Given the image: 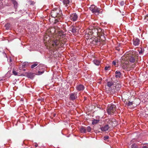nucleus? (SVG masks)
<instances>
[{"label": "nucleus", "instance_id": "obj_1", "mask_svg": "<svg viewBox=\"0 0 148 148\" xmlns=\"http://www.w3.org/2000/svg\"><path fill=\"white\" fill-rule=\"evenodd\" d=\"M51 15L53 18H60L62 15L61 10L59 8H54L51 11Z\"/></svg>", "mask_w": 148, "mask_h": 148}, {"label": "nucleus", "instance_id": "obj_2", "mask_svg": "<svg viewBox=\"0 0 148 148\" xmlns=\"http://www.w3.org/2000/svg\"><path fill=\"white\" fill-rule=\"evenodd\" d=\"M65 34L64 33L62 32H59L58 35V39H56V40H54L53 41L52 44L53 46H54L55 45L57 46L60 43V41L58 39H60L65 37Z\"/></svg>", "mask_w": 148, "mask_h": 148}, {"label": "nucleus", "instance_id": "obj_3", "mask_svg": "<svg viewBox=\"0 0 148 148\" xmlns=\"http://www.w3.org/2000/svg\"><path fill=\"white\" fill-rule=\"evenodd\" d=\"M116 110V106L114 105H112L107 109V112L109 114H112L115 113Z\"/></svg>", "mask_w": 148, "mask_h": 148}, {"label": "nucleus", "instance_id": "obj_4", "mask_svg": "<svg viewBox=\"0 0 148 148\" xmlns=\"http://www.w3.org/2000/svg\"><path fill=\"white\" fill-rule=\"evenodd\" d=\"M92 13L98 14L99 12V9L94 5H92L89 8Z\"/></svg>", "mask_w": 148, "mask_h": 148}, {"label": "nucleus", "instance_id": "obj_5", "mask_svg": "<svg viewBox=\"0 0 148 148\" xmlns=\"http://www.w3.org/2000/svg\"><path fill=\"white\" fill-rule=\"evenodd\" d=\"M94 29H88L85 32V36L86 37H88V38H91L92 34L93 33V31Z\"/></svg>", "mask_w": 148, "mask_h": 148}, {"label": "nucleus", "instance_id": "obj_6", "mask_svg": "<svg viewBox=\"0 0 148 148\" xmlns=\"http://www.w3.org/2000/svg\"><path fill=\"white\" fill-rule=\"evenodd\" d=\"M78 16L76 13H73L71 14L69 18L70 19L73 21H77L78 18Z\"/></svg>", "mask_w": 148, "mask_h": 148}, {"label": "nucleus", "instance_id": "obj_7", "mask_svg": "<svg viewBox=\"0 0 148 148\" xmlns=\"http://www.w3.org/2000/svg\"><path fill=\"white\" fill-rule=\"evenodd\" d=\"M77 94L75 93H71L70 94L69 99L71 100H74L76 99L77 97Z\"/></svg>", "mask_w": 148, "mask_h": 148}, {"label": "nucleus", "instance_id": "obj_8", "mask_svg": "<svg viewBox=\"0 0 148 148\" xmlns=\"http://www.w3.org/2000/svg\"><path fill=\"white\" fill-rule=\"evenodd\" d=\"M121 87V86L119 84H118L116 86H114V87L113 88V89H111V90L112 91V92H115L116 91H117L119 90Z\"/></svg>", "mask_w": 148, "mask_h": 148}, {"label": "nucleus", "instance_id": "obj_9", "mask_svg": "<svg viewBox=\"0 0 148 148\" xmlns=\"http://www.w3.org/2000/svg\"><path fill=\"white\" fill-rule=\"evenodd\" d=\"M63 3L65 7H69L70 6L71 2L69 0H62Z\"/></svg>", "mask_w": 148, "mask_h": 148}, {"label": "nucleus", "instance_id": "obj_10", "mask_svg": "<svg viewBox=\"0 0 148 148\" xmlns=\"http://www.w3.org/2000/svg\"><path fill=\"white\" fill-rule=\"evenodd\" d=\"M133 42L134 45L135 46H137L139 45L140 40L138 38H134L133 40Z\"/></svg>", "mask_w": 148, "mask_h": 148}, {"label": "nucleus", "instance_id": "obj_11", "mask_svg": "<svg viewBox=\"0 0 148 148\" xmlns=\"http://www.w3.org/2000/svg\"><path fill=\"white\" fill-rule=\"evenodd\" d=\"M76 89L77 90L79 91H82L84 89V87L83 85L80 84L77 86Z\"/></svg>", "mask_w": 148, "mask_h": 148}, {"label": "nucleus", "instance_id": "obj_12", "mask_svg": "<svg viewBox=\"0 0 148 148\" xmlns=\"http://www.w3.org/2000/svg\"><path fill=\"white\" fill-rule=\"evenodd\" d=\"M80 29V27L79 28V27L74 26L72 28L71 31L73 33L75 34L77 32H78Z\"/></svg>", "mask_w": 148, "mask_h": 148}, {"label": "nucleus", "instance_id": "obj_13", "mask_svg": "<svg viewBox=\"0 0 148 148\" xmlns=\"http://www.w3.org/2000/svg\"><path fill=\"white\" fill-rule=\"evenodd\" d=\"M107 86L109 88H111L112 89H113V88L114 87V84L113 82L110 81L108 82L107 83Z\"/></svg>", "mask_w": 148, "mask_h": 148}, {"label": "nucleus", "instance_id": "obj_14", "mask_svg": "<svg viewBox=\"0 0 148 148\" xmlns=\"http://www.w3.org/2000/svg\"><path fill=\"white\" fill-rule=\"evenodd\" d=\"M134 103L133 102H130L129 101L128 102H126L125 103L126 106L130 108H132L133 107V104Z\"/></svg>", "mask_w": 148, "mask_h": 148}, {"label": "nucleus", "instance_id": "obj_15", "mask_svg": "<svg viewBox=\"0 0 148 148\" xmlns=\"http://www.w3.org/2000/svg\"><path fill=\"white\" fill-rule=\"evenodd\" d=\"M109 128L108 125H106L104 126H102L100 129L102 131H106Z\"/></svg>", "mask_w": 148, "mask_h": 148}, {"label": "nucleus", "instance_id": "obj_16", "mask_svg": "<svg viewBox=\"0 0 148 148\" xmlns=\"http://www.w3.org/2000/svg\"><path fill=\"white\" fill-rule=\"evenodd\" d=\"M135 56L134 55L131 56L129 58L130 61L132 63H134L135 61Z\"/></svg>", "mask_w": 148, "mask_h": 148}, {"label": "nucleus", "instance_id": "obj_17", "mask_svg": "<svg viewBox=\"0 0 148 148\" xmlns=\"http://www.w3.org/2000/svg\"><path fill=\"white\" fill-rule=\"evenodd\" d=\"M121 75V73L119 71H116L115 72V76L116 78H120Z\"/></svg>", "mask_w": 148, "mask_h": 148}, {"label": "nucleus", "instance_id": "obj_18", "mask_svg": "<svg viewBox=\"0 0 148 148\" xmlns=\"http://www.w3.org/2000/svg\"><path fill=\"white\" fill-rule=\"evenodd\" d=\"M94 63L97 66L99 65L100 63V61L99 60L97 59H95L93 61Z\"/></svg>", "mask_w": 148, "mask_h": 148}, {"label": "nucleus", "instance_id": "obj_19", "mask_svg": "<svg viewBox=\"0 0 148 148\" xmlns=\"http://www.w3.org/2000/svg\"><path fill=\"white\" fill-rule=\"evenodd\" d=\"M12 1L14 4V8H16L18 5L17 2L15 0H12Z\"/></svg>", "mask_w": 148, "mask_h": 148}, {"label": "nucleus", "instance_id": "obj_20", "mask_svg": "<svg viewBox=\"0 0 148 148\" xmlns=\"http://www.w3.org/2000/svg\"><path fill=\"white\" fill-rule=\"evenodd\" d=\"M29 63L28 62H25L23 63L22 64V67L23 68H24L25 67H27L29 66Z\"/></svg>", "mask_w": 148, "mask_h": 148}, {"label": "nucleus", "instance_id": "obj_21", "mask_svg": "<svg viewBox=\"0 0 148 148\" xmlns=\"http://www.w3.org/2000/svg\"><path fill=\"white\" fill-rule=\"evenodd\" d=\"M80 131L82 133H85L86 132V130L85 128L84 127H82L80 129Z\"/></svg>", "mask_w": 148, "mask_h": 148}, {"label": "nucleus", "instance_id": "obj_22", "mask_svg": "<svg viewBox=\"0 0 148 148\" xmlns=\"http://www.w3.org/2000/svg\"><path fill=\"white\" fill-rule=\"evenodd\" d=\"M99 121V120L94 119L92 121V124H96Z\"/></svg>", "mask_w": 148, "mask_h": 148}, {"label": "nucleus", "instance_id": "obj_23", "mask_svg": "<svg viewBox=\"0 0 148 148\" xmlns=\"http://www.w3.org/2000/svg\"><path fill=\"white\" fill-rule=\"evenodd\" d=\"M43 66H44V65L43 64H40L37 67V69H39V70L42 69H43L42 67Z\"/></svg>", "mask_w": 148, "mask_h": 148}, {"label": "nucleus", "instance_id": "obj_24", "mask_svg": "<svg viewBox=\"0 0 148 148\" xmlns=\"http://www.w3.org/2000/svg\"><path fill=\"white\" fill-rule=\"evenodd\" d=\"M130 147H129V148H138L136 144H133Z\"/></svg>", "mask_w": 148, "mask_h": 148}, {"label": "nucleus", "instance_id": "obj_25", "mask_svg": "<svg viewBox=\"0 0 148 148\" xmlns=\"http://www.w3.org/2000/svg\"><path fill=\"white\" fill-rule=\"evenodd\" d=\"M140 50L139 51V53L140 54H142L144 51V49L143 48H140Z\"/></svg>", "mask_w": 148, "mask_h": 148}, {"label": "nucleus", "instance_id": "obj_26", "mask_svg": "<svg viewBox=\"0 0 148 148\" xmlns=\"http://www.w3.org/2000/svg\"><path fill=\"white\" fill-rule=\"evenodd\" d=\"M10 26V25L9 23H7L5 25V27L7 29H9V27Z\"/></svg>", "mask_w": 148, "mask_h": 148}, {"label": "nucleus", "instance_id": "obj_27", "mask_svg": "<svg viewBox=\"0 0 148 148\" xmlns=\"http://www.w3.org/2000/svg\"><path fill=\"white\" fill-rule=\"evenodd\" d=\"M12 73L15 75H18V73L14 69H13V70Z\"/></svg>", "mask_w": 148, "mask_h": 148}, {"label": "nucleus", "instance_id": "obj_28", "mask_svg": "<svg viewBox=\"0 0 148 148\" xmlns=\"http://www.w3.org/2000/svg\"><path fill=\"white\" fill-rule=\"evenodd\" d=\"M38 65V63H35V64H33L31 66V68L32 69H33L35 67L37 66Z\"/></svg>", "mask_w": 148, "mask_h": 148}, {"label": "nucleus", "instance_id": "obj_29", "mask_svg": "<svg viewBox=\"0 0 148 148\" xmlns=\"http://www.w3.org/2000/svg\"><path fill=\"white\" fill-rule=\"evenodd\" d=\"M86 130L88 132H90L91 130V128L90 127L88 126L87 127Z\"/></svg>", "mask_w": 148, "mask_h": 148}, {"label": "nucleus", "instance_id": "obj_30", "mask_svg": "<svg viewBox=\"0 0 148 148\" xmlns=\"http://www.w3.org/2000/svg\"><path fill=\"white\" fill-rule=\"evenodd\" d=\"M109 137L108 136H105L104 137V140H106L109 138Z\"/></svg>", "mask_w": 148, "mask_h": 148}, {"label": "nucleus", "instance_id": "obj_31", "mask_svg": "<svg viewBox=\"0 0 148 148\" xmlns=\"http://www.w3.org/2000/svg\"><path fill=\"white\" fill-rule=\"evenodd\" d=\"M109 68V66H106L105 68V69L106 71L108 70V69Z\"/></svg>", "mask_w": 148, "mask_h": 148}, {"label": "nucleus", "instance_id": "obj_32", "mask_svg": "<svg viewBox=\"0 0 148 148\" xmlns=\"http://www.w3.org/2000/svg\"><path fill=\"white\" fill-rule=\"evenodd\" d=\"M116 62L115 61H113L112 62V64L113 65H115L116 64Z\"/></svg>", "mask_w": 148, "mask_h": 148}, {"label": "nucleus", "instance_id": "obj_33", "mask_svg": "<svg viewBox=\"0 0 148 148\" xmlns=\"http://www.w3.org/2000/svg\"><path fill=\"white\" fill-rule=\"evenodd\" d=\"M8 62H11L12 61V59L11 58H10L8 60Z\"/></svg>", "mask_w": 148, "mask_h": 148}, {"label": "nucleus", "instance_id": "obj_34", "mask_svg": "<svg viewBox=\"0 0 148 148\" xmlns=\"http://www.w3.org/2000/svg\"><path fill=\"white\" fill-rule=\"evenodd\" d=\"M142 148H148V144L146 146H143Z\"/></svg>", "mask_w": 148, "mask_h": 148}, {"label": "nucleus", "instance_id": "obj_35", "mask_svg": "<svg viewBox=\"0 0 148 148\" xmlns=\"http://www.w3.org/2000/svg\"><path fill=\"white\" fill-rule=\"evenodd\" d=\"M122 67L124 69H125L126 68V66H124V65H123L122 66Z\"/></svg>", "mask_w": 148, "mask_h": 148}, {"label": "nucleus", "instance_id": "obj_36", "mask_svg": "<svg viewBox=\"0 0 148 148\" xmlns=\"http://www.w3.org/2000/svg\"><path fill=\"white\" fill-rule=\"evenodd\" d=\"M38 72L39 73V74H42L44 72H41L39 71Z\"/></svg>", "mask_w": 148, "mask_h": 148}, {"label": "nucleus", "instance_id": "obj_37", "mask_svg": "<svg viewBox=\"0 0 148 148\" xmlns=\"http://www.w3.org/2000/svg\"><path fill=\"white\" fill-rule=\"evenodd\" d=\"M5 80L4 79H1V78H0V81H3Z\"/></svg>", "mask_w": 148, "mask_h": 148}, {"label": "nucleus", "instance_id": "obj_38", "mask_svg": "<svg viewBox=\"0 0 148 148\" xmlns=\"http://www.w3.org/2000/svg\"><path fill=\"white\" fill-rule=\"evenodd\" d=\"M95 42H96L97 43V42H98V41H97V40H95Z\"/></svg>", "mask_w": 148, "mask_h": 148}, {"label": "nucleus", "instance_id": "obj_39", "mask_svg": "<svg viewBox=\"0 0 148 148\" xmlns=\"http://www.w3.org/2000/svg\"><path fill=\"white\" fill-rule=\"evenodd\" d=\"M38 101H40V99H38Z\"/></svg>", "mask_w": 148, "mask_h": 148}, {"label": "nucleus", "instance_id": "obj_40", "mask_svg": "<svg viewBox=\"0 0 148 148\" xmlns=\"http://www.w3.org/2000/svg\"><path fill=\"white\" fill-rule=\"evenodd\" d=\"M147 16V17H148V14Z\"/></svg>", "mask_w": 148, "mask_h": 148}, {"label": "nucleus", "instance_id": "obj_41", "mask_svg": "<svg viewBox=\"0 0 148 148\" xmlns=\"http://www.w3.org/2000/svg\"><path fill=\"white\" fill-rule=\"evenodd\" d=\"M36 146V147H37V146L36 145V146Z\"/></svg>", "mask_w": 148, "mask_h": 148}]
</instances>
